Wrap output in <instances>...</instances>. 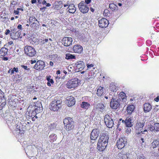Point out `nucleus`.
Instances as JSON below:
<instances>
[{"instance_id": "obj_13", "label": "nucleus", "mask_w": 159, "mask_h": 159, "mask_svg": "<svg viewBox=\"0 0 159 159\" xmlns=\"http://www.w3.org/2000/svg\"><path fill=\"white\" fill-rule=\"evenodd\" d=\"M34 146L30 145L27 146L26 147L24 148L25 152L28 156L31 157L33 155V153Z\"/></svg>"}, {"instance_id": "obj_1", "label": "nucleus", "mask_w": 159, "mask_h": 159, "mask_svg": "<svg viewBox=\"0 0 159 159\" xmlns=\"http://www.w3.org/2000/svg\"><path fill=\"white\" fill-rule=\"evenodd\" d=\"M109 139L108 135L106 133H103L101 134L98 139L97 149L100 152H102L106 148Z\"/></svg>"}, {"instance_id": "obj_48", "label": "nucleus", "mask_w": 159, "mask_h": 159, "mask_svg": "<svg viewBox=\"0 0 159 159\" xmlns=\"http://www.w3.org/2000/svg\"><path fill=\"white\" fill-rule=\"evenodd\" d=\"M137 159H146V158L144 155H141L138 156Z\"/></svg>"}, {"instance_id": "obj_30", "label": "nucleus", "mask_w": 159, "mask_h": 159, "mask_svg": "<svg viewBox=\"0 0 159 159\" xmlns=\"http://www.w3.org/2000/svg\"><path fill=\"white\" fill-rule=\"evenodd\" d=\"M135 107L133 105H129L127 107V111L129 114H131L134 111Z\"/></svg>"}, {"instance_id": "obj_3", "label": "nucleus", "mask_w": 159, "mask_h": 159, "mask_svg": "<svg viewBox=\"0 0 159 159\" xmlns=\"http://www.w3.org/2000/svg\"><path fill=\"white\" fill-rule=\"evenodd\" d=\"M61 101L60 100L55 99L52 101L49 105V109L51 111H57L61 107Z\"/></svg>"}, {"instance_id": "obj_15", "label": "nucleus", "mask_w": 159, "mask_h": 159, "mask_svg": "<svg viewBox=\"0 0 159 159\" xmlns=\"http://www.w3.org/2000/svg\"><path fill=\"white\" fill-rule=\"evenodd\" d=\"M66 102L68 107H71L75 104V101L73 97L70 96L66 98Z\"/></svg>"}, {"instance_id": "obj_42", "label": "nucleus", "mask_w": 159, "mask_h": 159, "mask_svg": "<svg viewBox=\"0 0 159 159\" xmlns=\"http://www.w3.org/2000/svg\"><path fill=\"white\" fill-rule=\"evenodd\" d=\"M3 94L4 93L0 89V103L2 102L3 100L4 101Z\"/></svg>"}, {"instance_id": "obj_5", "label": "nucleus", "mask_w": 159, "mask_h": 159, "mask_svg": "<svg viewBox=\"0 0 159 159\" xmlns=\"http://www.w3.org/2000/svg\"><path fill=\"white\" fill-rule=\"evenodd\" d=\"M25 53L28 56L31 57L35 55L36 52L35 49L30 46H26L24 48Z\"/></svg>"}, {"instance_id": "obj_53", "label": "nucleus", "mask_w": 159, "mask_h": 159, "mask_svg": "<svg viewBox=\"0 0 159 159\" xmlns=\"http://www.w3.org/2000/svg\"><path fill=\"white\" fill-rule=\"evenodd\" d=\"M91 1V0H85V2H84L86 4H89L90 3Z\"/></svg>"}, {"instance_id": "obj_26", "label": "nucleus", "mask_w": 159, "mask_h": 159, "mask_svg": "<svg viewBox=\"0 0 159 159\" xmlns=\"http://www.w3.org/2000/svg\"><path fill=\"white\" fill-rule=\"evenodd\" d=\"M46 80L48 81L47 83V85L49 86H50L51 84H53L54 83V81L51 78V76L48 75L46 77Z\"/></svg>"}, {"instance_id": "obj_33", "label": "nucleus", "mask_w": 159, "mask_h": 159, "mask_svg": "<svg viewBox=\"0 0 159 159\" xmlns=\"http://www.w3.org/2000/svg\"><path fill=\"white\" fill-rule=\"evenodd\" d=\"M103 87L101 86L98 88L97 92V94L98 96H101L102 94L103 93Z\"/></svg>"}, {"instance_id": "obj_12", "label": "nucleus", "mask_w": 159, "mask_h": 159, "mask_svg": "<svg viewBox=\"0 0 159 159\" xmlns=\"http://www.w3.org/2000/svg\"><path fill=\"white\" fill-rule=\"evenodd\" d=\"M109 24L108 20L104 18H102L98 21L99 26L101 28H105L107 27Z\"/></svg>"}, {"instance_id": "obj_45", "label": "nucleus", "mask_w": 159, "mask_h": 159, "mask_svg": "<svg viewBox=\"0 0 159 159\" xmlns=\"http://www.w3.org/2000/svg\"><path fill=\"white\" fill-rule=\"evenodd\" d=\"M11 32L10 33L11 36H13L14 34L16 32V31H17V30L16 29H11Z\"/></svg>"}, {"instance_id": "obj_17", "label": "nucleus", "mask_w": 159, "mask_h": 159, "mask_svg": "<svg viewBox=\"0 0 159 159\" xmlns=\"http://www.w3.org/2000/svg\"><path fill=\"white\" fill-rule=\"evenodd\" d=\"M76 68L78 70V71H81L84 67L85 64L82 61H80L75 64Z\"/></svg>"}, {"instance_id": "obj_18", "label": "nucleus", "mask_w": 159, "mask_h": 159, "mask_svg": "<svg viewBox=\"0 0 159 159\" xmlns=\"http://www.w3.org/2000/svg\"><path fill=\"white\" fill-rule=\"evenodd\" d=\"M150 130L152 131H159V123H155L153 125H151Z\"/></svg>"}, {"instance_id": "obj_47", "label": "nucleus", "mask_w": 159, "mask_h": 159, "mask_svg": "<svg viewBox=\"0 0 159 159\" xmlns=\"http://www.w3.org/2000/svg\"><path fill=\"white\" fill-rule=\"evenodd\" d=\"M127 128L126 130V132L128 134H130L131 132V129L130 127H127Z\"/></svg>"}, {"instance_id": "obj_2", "label": "nucleus", "mask_w": 159, "mask_h": 159, "mask_svg": "<svg viewBox=\"0 0 159 159\" xmlns=\"http://www.w3.org/2000/svg\"><path fill=\"white\" fill-rule=\"evenodd\" d=\"M80 80L77 78L71 79L67 82L66 86L68 89L75 88L80 84Z\"/></svg>"}, {"instance_id": "obj_57", "label": "nucleus", "mask_w": 159, "mask_h": 159, "mask_svg": "<svg viewBox=\"0 0 159 159\" xmlns=\"http://www.w3.org/2000/svg\"><path fill=\"white\" fill-rule=\"evenodd\" d=\"M67 4H65L64 5V7H66L67 6H69V1H67L66 2Z\"/></svg>"}, {"instance_id": "obj_64", "label": "nucleus", "mask_w": 159, "mask_h": 159, "mask_svg": "<svg viewBox=\"0 0 159 159\" xmlns=\"http://www.w3.org/2000/svg\"><path fill=\"white\" fill-rule=\"evenodd\" d=\"M42 4H47L46 1L45 0H43L42 2Z\"/></svg>"}, {"instance_id": "obj_25", "label": "nucleus", "mask_w": 159, "mask_h": 159, "mask_svg": "<svg viewBox=\"0 0 159 159\" xmlns=\"http://www.w3.org/2000/svg\"><path fill=\"white\" fill-rule=\"evenodd\" d=\"M49 140L51 142H53L57 140V135L54 134H52L49 135Z\"/></svg>"}, {"instance_id": "obj_56", "label": "nucleus", "mask_w": 159, "mask_h": 159, "mask_svg": "<svg viewBox=\"0 0 159 159\" xmlns=\"http://www.w3.org/2000/svg\"><path fill=\"white\" fill-rule=\"evenodd\" d=\"M2 60L3 61H7L8 59V58L7 57H2Z\"/></svg>"}, {"instance_id": "obj_10", "label": "nucleus", "mask_w": 159, "mask_h": 159, "mask_svg": "<svg viewBox=\"0 0 159 159\" xmlns=\"http://www.w3.org/2000/svg\"><path fill=\"white\" fill-rule=\"evenodd\" d=\"M120 100L119 99H112L110 102L111 108L114 109H117L120 105Z\"/></svg>"}, {"instance_id": "obj_21", "label": "nucleus", "mask_w": 159, "mask_h": 159, "mask_svg": "<svg viewBox=\"0 0 159 159\" xmlns=\"http://www.w3.org/2000/svg\"><path fill=\"white\" fill-rule=\"evenodd\" d=\"M143 106L144 111L146 112L149 111L152 109V106L148 103H145Z\"/></svg>"}, {"instance_id": "obj_20", "label": "nucleus", "mask_w": 159, "mask_h": 159, "mask_svg": "<svg viewBox=\"0 0 159 159\" xmlns=\"http://www.w3.org/2000/svg\"><path fill=\"white\" fill-rule=\"evenodd\" d=\"M8 49L5 48H2L0 50V57H3L7 54Z\"/></svg>"}, {"instance_id": "obj_31", "label": "nucleus", "mask_w": 159, "mask_h": 159, "mask_svg": "<svg viewBox=\"0 0 159 159\" xmlns=\"http://www.w3.org/2000/svg\"><path fill=\"white\" fill-rule=\"evenodd\" d=\"M81 108L84 109H88L90 106V104L87 102H83L80 104Z\"/></svg>"}, {"instance_id": "obj_43", "label": "nucleus", "mask_w": 159, "mask_h": 159, "mask_svg": "<svg viewBox=\"0 0 159 159\" xmlns=\"http://www.w3.org/2000/svg\"><path fill=\"white\" fill-rule=\"evenodd\" d=\"M34 147H35L37 148H42V144L40 142L37 141V143L34 144Z\"/></svg>"}, {"instance_id": "obj_38", "label": "nucleus", "mask_w": 159, "mask_h": 159, "mask_svg": "<svg viewBox=\"0 0 159 159\" xmlns=\"http://www.w3.org/2000/svg\"><path fill=\"white\" fill-rule=\"evenodd\" d=\"M159 144V141L157 140L154 141L152 143V146L153 148H155Z\"/></svg>"}, {"instance_id": "obj_7", "label": "nucleus", "mask_w": 159, "mask_h": 159, "mask_svg": "<svg viewBox=\"0 0 159 159\" xmlns=\"http://www.w3.org/2000/svg\"><path fill=\"white\" fill-rule=\"evenodd\" d=\"M78 7L80 12L83 13H86L89 11V7L84 1H81L78 5Z\"/></svg>"}, {"instance_id": "obj_40", "label": "nucleus", "mask_w": 159, "mask_h": 159, "mask_svg": "<svg viewBox=\"0 0 159 159\" xmlns=\"http://www.w3.org/2000/svg\"><path fill=\"white\" fill-rule=\"evenodd\" d=\"M126 97L125 94L123 92H121L119 94V97L122 99H125Z\"/></svg>"}, {"instance_id": "obj_50", "label": "nucleus", "mask_w": 159, "mask_h": 159, "mask_svg": "<svg viewBox=\"0 0 159 159\" xmlns=\"http://www.w3.org/2000/svg\"><path fill=\"white\" fill-rule=\"evenodd\" d=\"M12 70L13 71V73H14V72H17L18 71V69L17 67H14L13 69H12Z\"/></svg>"}, {"instance_id": "obj_6", "label": "nucleus", "mask_w": 159, "mask_h": 159, "mask_svg": "<svg viewBox=\"0 0 159 159\" xmlns=\"http://www.w3.org/2000/svg\"><path fill=\"white\" fill-rule=\"evenodd\" d=\"M112 115L107 114L105 116L104 121L107 127L112 128L114 125V122L111 118Z\"/></svg>"}, {"instance_id": "obj_32", "label": "nucleus", "mask_w": 159, "mask_h": 159, "mask_svg": "<svg viewBox=\"0 0 159 159\" xmlns=\"http://www.w3.org/2000/svg\"><path fill=\"white\" fill-rule=\"evenodd\" d=\"M37 114L36 112L33 109L29 112V116L32 117V120H33V119L34 117L36 118H37V116H36Z\"/></svg>"}, {"instance_id": "obj_28", "label": "nucleus", "mask_w": 159, "mask_h": 159, "mask_svg": "<svg viewBox=\"0 0 159 159\" xmlns=\"http://www.w3.org/2000/svg\"><path fill=\"white\" fill-rule=\"evenodd\" d=\"M117 87L116 84L113 83H111L110 84V89L111 91H113V92H116L117 90Z\"/></svg>"}, {"instance_id": "obj_60", "label": "nucleus", "mask_w": 159, "mask_h": 159, "mask_svg": "<svg viewBox=\"0 0 159 159\" xmlns=\"http://www.w3.org/2000/svg\"><path fill=\"white\" fill-rule=\"evenodd\" d=\"M14 12L15 14H18L19 13V11H18L17 10H14Z\"/></svg>"}, {"instance_id": "obj_37", "label": "nucleus", "mask_w": 159, "mask_h": 159, "mask_svg": "<svg viewBox=\"0 0 159 159\" xmlns=\"http://www.w3.org/2000/svg\"><path fill=\"white\" fill-rule=\"evenodd\" d=\"M75 55L70 53H67L66 54L65 58L67 60L75 59Z\"/></svg>"}, {"instance_id": "obj_24", "label": "nucleus", "mask_w": 159, "mask_h": 159, "mask_svg": "<svg viewBox=\"0 0 159 159\" xmlns=\"http://www.w3.org/2000/svg\"><path fill=\"white\" fill-rule=\"evenodd\" d=\"M132 119L130 118H127L125 120V125L127 127H131L133 125L132 124Z\"/></svg>"}, {"instance_id": "obj_49", "label": "nucleus", "mask_w": 159, "mask_h": 159, "mask_svg": "<svg viewBox=\"0 0 159 159\" xmlns=\"http://www.w3.org/2000/svg\"><path fill=\"white\" fill-rule=\"evenodd\" d=\"M87 66L88 69H90L91 68L93 67L94 66V65L93 64H87Z\"/></svg>"}, {"instance_id": "obj_58", "label": "nucleus", "mask_w": 159, "mask_h": 159, "mask_svg": "<svg viewBox=\"0 0 159 159\" xmlns=\"http://www.w3.org/2000/svg\"><path fill=\"white\" fill-rule=\"evenodd\" d=\"M154 100L156 102H158L159 100V96H157L154 99Z\"/></svg>"}, {"instance_id": "obj_34", "label": "nucleus", "mask_w": 159, "mask_h": 159, "mask_svg": "<svg viewBox=\"0 0 159 159\" xmlns=\"http://www.w3.org/2000/svg\"><path fill=\"white\" fill-rule=\"evenodd\" d=\"M33 110L38 114L42 111V107L41 105L39 107L35 106Z\"/></svg>"}, {"instance_id": "obj_19", "label": "nucleus", "mask_w": 159, "mask_h": 159, "mask_svg": "<svg viewBox=\"0 0 159 159\" xmlns=\"http://www.w3.org/2000/svg\"><path fill=\"white\" fill-rule=\"evenodd\" d=\"M62 3L61 1H56L54 3V7L55 9L59 10L62 7Z\"/></svg>"}, {"instance_id": "obj_46", "label": "nucleus", "mask_w": 159, "mask_h": 159, "mask_svg": "<svg viewBox=\"0 0 159 159\" xmlns=\"http://www.w3.org/2000/svg\"><path fill=\"white\" fill-rule=\"evenodd\" d=\"M41 41H39L40 43L41 44H44L47 43L48 40V39H41Z\"/></svg>"}, {"instance_id": "obj_59", "label": "nucleus", "mask_w": 159, "mask_h": 159, "mask_svg": "<svg viewBox=\"0 0 159 159\" xmlns=\"http://www.w3.org/2000/svg\"><path fill=\"white\" fill-rule=\"evenodd\" d=\"M36 62V61L35 60H31L30 61V63L31 64H33V63H35Z\"/></svg>"}, {"instance_id": "obj_14", "label": "nucleus", "mask_w": 159, "mask_h": 159, "mask_svg": "<svg viewBox=\"0 0 159 159\" xmlns=\"http://www.w3.org/2000/svg\"><path fill=\"white\" fill-rule=\"evenodd\" d=\"M62 43L65 46H69L71 44L72 39L70 37H65L62 39Z\"/></svg>"}, {"instance_id": "obj_52", "label": "nucleus", "mask_w": 159, "mask_h": 159, "mask_svg": "<svg viewBox=\"0 0 159 159\" xmlns=\"http://www.w3.org/2000/svg\"><path fill=\"white\" fill-rule=\"evenodd\" d=\"M21 66L25 70H28L29 69V68H28L27 66H26L21 65Z\"/></svg>"}, {"instance_id": "obj_39", "label": "nucleus", "mask_w": 159, "mask_h": 159, "mask_svg": "<svg viewBox=\"0 0 159 159\" xmlns=\"http://www.w3.org/2000/svg\"><path fill=\"white\" fill-rule=\"evenodd\" d=\"M16 131L17 133L22 134L23 132V130L22 128H20V127L17 125L16 127Z\"/></svg>"}, {"instance_id": "obj_23", "label": "nucleus", "mask_w": 159, "mask_h": 159, "mask_svg": "<svg viewBox=\"0 0 159 159\" xmlns=\"http://www.w3.org/2000/svg\"><path fill=\"white\" fill-rule=\"evenodd\" d=\"M96 109L97 111H100L101 112H102L105 108V106L104 104L99 103L97 104L96 106Z\"/></svg>"}, {"instance_id": "obj_11", "label": "nucleus", "mask_w": 159, "mask_h": 159, "mask_svg": "<svg viewBox=\"0 0 159 159\" xmlns=\"http://www.w3.org/2000/svg\"><path fill=\"white\" fill-rule=\"evenodd\" d=\"M45 66V64L43 61L41 60L38 61L35 65L34 68L37 70H43Z\"/></svg>"}, {"instance_id": "obj_44", "label": "nucleus", "mask_w": 159, "mask_h": 159, "mask_svg": "<svg viewBox=\"0 0 159 159\" xmlns=\"http://www.w3.org/2000/svg\"><path fill=\"white\" fill-rule=\"evenodd\" d=\"M30 25L32 27H37L38 26L37 22L35 21L30 24Z\"/></svg>"}, {"instance_id": "obj_55", "label": "nucleus", "mask_w": 159, "mask_h": 159, "mask_svg": "<svg viewBox=\"0 0 159 159\" xmlns=\"http://www.w3.org/2000/svg\"><path fill=\"white\" fill-rule=\"evenodd\" d=\"M10 31L9 30H7L6 32L5 33V34L6 35H7L9 33H10Z\"/></svg>"}, {"instance_id": "obj_54", "label": "nucleus", "mask_w": 159, "mask_h": 159, "mask_svg": "<svg viewBox=\"0 0 159 159\" xmlns=\"http://www.w3.org/2000/svg\"><path fill=\"white\" fill-rule=\"evenodd\" d=\"M17 28L19 30H21L22 29V25L19 24L17 26Z\"/></svg>"}, {"instance_id": "obj_61", "label": "nucleus", "mask_w": 159, "mask_h": 159, "mask_svg": "<svg viewBox=\"0 0 159 159\" xmlns=\"http://www.w3.org/2000/svg\"><path fill=\"white\" fill-rule=\"evenodd\" d=\"M8 43V45H11L12 44H13V42L12 41H10Z\"/></svg>"}, {"instance_id": "obj_35", "label": "nucleus", "mask_w": 159, "mask_h": 159, "mask_svg": "<svg viewBox=\"0 0 159 159\" xmlns=\"http://www.w3.org/2000/svg\"><path fill=\"white\" fill-rule=\"evenodd\" d=\"M118 156L119 157V159H127V155L123 154L122 152L119 153L118 154Z\"/></svg>"}, {"instance_id": "obj_36", "label": "nucleus", "mask_w": 159, "mask_h": 159, "mask_svg": "<svg viewBox=\"0 0 159 159\" xmlns=\"http://www.w3.org/2000/svg\"><path fill=\"white\" fill-rule=\"evenodd\" d=\"M109 7L113 11H115L117 9V6L113 3L109 4Z\"/></svg>"}, {"instance_id": "obj_4", "label": "nucleus", "mask_w": 159, "mask_h": 159, "mask_svg": "<svg viewBox=\"0 0 159 159\" xmlns=\"http://www.w3.org/2000/svg\"><path fill=\"white\" fill-rule=\"evenodd\" d=\"M63 122L65 128L66 130L69 131L74 128V122L71 118L70 117L65 118L63 120Z\"/></svg>"}, {"instance_id": "obj_41", "label": "nucleus", "mask_w": 159, "mask_h": 159, "mask_svg": "<svg viewBox=\"0 0 159 159\" xmlns=\"http://www.w3.org/2000/svg\"><path fill=\"white\" fill-rule=\"evenodd\" d=\"M30 24L32 23L33 22H37V20L36 18L34 16L30 17L29 18Z\"/></svg>"}, {"instance_id": "obj_22", "label": "nucleus", "mask_w": 159, "mask_h": 159, "mask_svg": "<svg viewBox=\"0 0 159 159\" xmlns=\"http://www.w3.org/2000/svg\"><path fill=\"white\" fill-rule=\"evenodd\" d=\"M144 124L143 122L142 123L137 122L135 126L136 129L138 130V131H140L144 126Z\"/></svg>"}, {"instance_id": "obj_8", "label": "nucleus", "mask_w": 159, "mask_h": 159, "mask_svg": "<svg viewBox=\"0 0 159 159\" xmlns=\"http://www.w3.org/2000/svg\"><path fill=\"white\" fill-rule=\"evenodd\" d=\"M127 142L126 139L125 137L120 138L117 141L116 145L119 149H121L123 148Z\"/></svg>"}, {"instance_id": "obj_16", "label": "nucleus", "mask_w": 159, "mask_h": 159, "mask_svg": "<svg viewBox=\"0 0 159 159\" xmlns=\"http://www.w3.org/2000/svg\"><path fill=\"white\" fill-rule=\"evenodd\" d=\"M73 50L75 53L81 54L83 52V47L80 45H75L73 47Z\"/></svg>"}, {"instance_id": "obj_29", "label": "nucleus", "mask_w": 159, "mask_h": 159, "mask_svg": "<svg viewBox=\"0 0 159 159\" xmlns=\"http://www.w3.org/2000/svg\"><path fill=\"white\" fill-rule=\"evenodd\" d=\"M11 38L14 39H17L19 38H21V36H20V30L16 31V32L14 34V36H11Z\"/></svg>"}, {"instance_id": "obj_9", "label": "nucleus", "mask_w": 159, "mask_h": 159, "mask_svg": "<svg viewBox=\"0 0 159 159\" xmlns=\"http://www.w3.org/2000/svg\"><path fill=\"white\" fill-rule=\"evenodd\" d=\"M100 129H93L90 134V138L91 140L95 141L97 139L100 133Z\"/></svg>"}, {"instance_id": "obj_51", "label": "nucleus", "mask_w": 159, "mask_h": 159, "mask_svg": "<svg viewBox=\"0 0 159 159\" xmlns=\"http://www.w3.org/2000/svg\"><path fill=\"white\" fill-rule=\"evenodd\" d=\"M8 73H10L11 75L13 74V71L12 70V69H10L8 71Z\"/></svg>"}, {"instance_id": "obj_62", "label": "nucleus", "mask_w": 159, "mask_h": 159, "mask_svg": "<svg viewBox=\"0 0 159 159\" xmlns=\"http://www.w3.org/2000/svg\"><path fill=\"white\" fill-rule=\"evenodd\" d=\"M17 10L19 11L20 12V11H23V9L20 8H18L17 9Z\"/></svg>"}, {"instance_id": "obj_27", "label": "nucleus", "mask_w": 159, "mask_h": 159, "mask_svg": "<svg viewBox=\"0 0 159 159\" xmlns=\"http://www.w3.org/2000/svg\"><path fill=\"white\" fill-rule=\"evenodd\" d=\"M68 7L69 8L68 11L69 13H73L75 12L76 8L73 4H72L69 5Z\"/></svg>"}, {"instance_id": "obj_63", "label": "nucleus", "mask_w": 159, "mask_h": 159, "mask_svg": "<svg viewBox=\"0 0 159 159\" xmlns=\"http://www.w3.org/2000/svg\"><path fill=\"white\" fill-rule=\"evenodd\" d=\"M49 65L51 66H52L53 65V63L51 61H50L49 62Z\"/></svg>"}]
</instances>
